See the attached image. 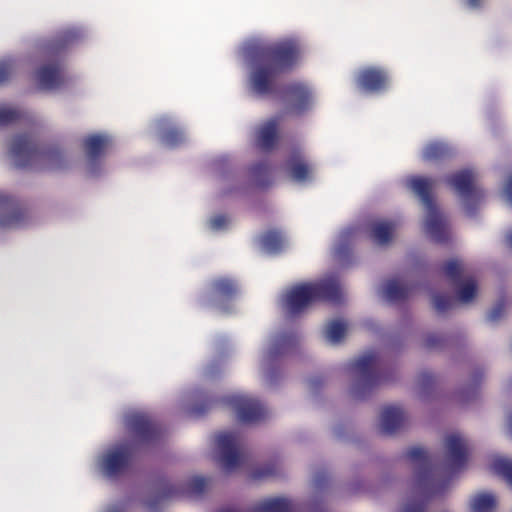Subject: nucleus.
<instances>
[{"label":"nucleus","mask_w":512,"mask_h":512,"mask_svg":"<svg viewBox=\"0 0 512 512\" xmlns=\"http://www.w3.org/2000/svg\"><path fill=\"white\" fill-rule=\"evenodd\" d=\"M444 181L461 199L466 215L475 217L485 194L476 185L474 172L463 169L445 176Z\"/></svg>","instance_id":"obj_10"},{"label":"nucleus","mask_w":512,"mask_h":512,"mask_svg":"<svg viewBox=\"0 0 512 512\" xmlns=\"http://www.w3.org/2000/svg\"><path fill=\"white\" fill-rule=\"evenodd\" d=\"M86 35L82 27H67L51 40H42L37 45V57L41 63L34 72L35 86L42 92H57L68 85L64 66L66 50Z\"/></svg>","instance_id":"obj_3"},{"label":"nucleus","mask_w":512,"mask_h":512,"mask_svg":"<svg viewBox=\"0 0 512 512\" xmlns=\"http://www.w3.org/2000/svg\"><path fill=\"white\" fill-rule=\"evenodd\" d=\"M506 241H507V244L512 248V232L507 234Z\"/></svg>","instance_id":"obj_53"},{"label":"nucleus","mask_w":512,"mask_h":512,"mask_svg":"<svg viewBox=\"0 0 512 512\" xmlns=\"http://www.w3.org/2000/svg\"><path fill=\"white\" fill-rule=\"evenodd\" d=\"M403 457L414 469L413 490L417 495L428 499L445 491L447 483L437 479L433 460L425 449L411 447Z\"/></svg>","instance_id":"obj_9"},{"label":"nucleus","mask_w":512,"mask_h":512,"mask_svg":"<svg viewBox=\"0 0 512 512\" xmlns=\"http://www.w3.org/2000/svg\"><path fill=\"white\" fill-rule=\"evenodd\" d=\"M453 153L452 147L442 141H434L425 146L422 156L425 160L433 161L443 159Z\"/></svg>","instance_id":"obj_32"},{"label":"nucleus","mask_w":512,"mask_h":512,"mask_svg":"<svg viewBox=\"0 0 512 512\" xmlns=\"http://www.w3.org/2000/svg\"><path fill=\"white\" fill-rule=\"evenodd\" d=\"M425 502L424 501H413L408 503L402 510V512H425Z\"/></svg>","instance_id":"obj_46"},{"label":"nucleus","mask_w":512,"mask_h":512,"mask_svg":"<svg viewBox=\"0 0 512 512\" xmlns=\"http://www.w3.org/2000/svg\"><path fill=\"white\" fill-rule=\"evenodd\" d=\"M455 304L454 299L444 294L433 295V306L438 313H445L452 309Z\"/></svg>","instance_id":"obj_40"},{"label":"nucleus","mask_w":512,"mask_h":512,"mask_svg":"<svg viewBox=\"0 0 512 512\" xmlns=\"http://www.w3.org/2000/svg\"><path fill=\"white\" fill-rule=\"evenodd\" d=\"M215 446L216 462L224 471L231 472L243 462V439L239 432L224 431L219 433L215 439Z\"/></svg>","instance_id":"obj_12"},{"label":"nucleus","mask_w":512,"mask_h":512,"mask_svg":"<svg viewBox=\"0 0 512 512\" xmlns=\"http://www.w3.org/2000/svg\"><path fill=\"white\" fill-rule=\"evenodd\" d=\"M308 385L311 390L316 391L319 387L323 385V379L320 376L312 377L308 380Z\"/></svg>","instance_id":"obj_48"},{"label":"nucleus","mask_w":512,"mask_h":512,"mask_svg":"<svg viewBox=\"0 0 512 512\" xmlns=\"http://www.w3.org/2000/svg\"><path fill=\"white\" fill-rule=\"evenodd\" d=\"M251 512H327L322 495L311 497L306 503H297L288 498L266 499L252 508Z\"/></svg>","instance_id":"obj_15"},{"label":"nucleus","mask_w":512,"mask_h":512,"mask_svg":"<svg viewBox=\"0 0 512 512\" xmlns=\"http://www.w3.org/2000/svg\"><path fill=\"white\" fill-rule=\"evenodd\" d=\"M13 165L19 169L64 170L70 165L67 153L60 145L39 144L31 135L16 136L9 148Z\"/></svg>","instance_id":"obj_4"},{"label":"nucleus","mask_w":512,"mask_h":512,"mask_svg":"<svg viewBox=\"0 0 512 512\" xmlns=\"http://www.w3.org/2000/svg\"><path fill=\"white\" fill-rule=\"evenodd\" d=\"M274 472L270 469H267L265 471H261L258 476H268V475H272Z\"/></svg>","instance_id":"obj_52"},{"label":"nucleus","mask_w":512,"mask_h":512,"mask_svg":"<svg viewBox=\"0 0 512 512\" xmlns=\"http://www.w3.org/2000/svg\"><path fill=\"white\" fill-rule=\"evenodd\" d=\"M340 283L335 275H328L313 282L295 285L283 294L281 304L289 316L302 313L315 301H327L333 304L342 302Z\"/></svg>","instance_id":"obj_5"},{"label":"nucleus","mask_w":512,"mask_h":512,"mask_svg":"<svg viewBox=\"0 0 512 512\" xmlns=\"http://www.w3.org/2000/svg\"><path fill=\"white\" fill-rule=\"evenodd\" d=\"M483 375V371L480 369L474 371L471 378V385L466 391L468 394L467 399H470L476 395L477 387L480 385Z\"/></svg>","instance_id":"obj_44"},{"label":"nucleus","mask_w":512,"mask_h":512,"mask_svg":"<svg viewBox=\"0 0 512 512\" xmlns=\"http://www.w3.org/2000/svg\"><path fill=\"white\" fill-rule=\"evenodd\" d=\"M492 470L512 486V459L497 457L492 462Z\"/></svg>","instance_id":"obj_36"},{"label":"nucleus","mask_w":512,"mask_h":512,"mask_svg":"<svg viewBox=\"0 0 512 512\" xmlns=\"http://www.w3.org/2000/svg\"><path fill=\"white\" fill-rule=\"evenodd\" d=\"M346 324L341 320L330 322L325 329V337L331 344L339 343L344 337Z\"/></svg>","instance_id":"obj_37"},{"label":"nucleus","mask_w":512,"mask_h":512,"mask_svg":"<svg viewBox=\"0 0 512 512\" xmlns=\"http://www.w3.org/2000/svg\"><path fill=\"white\" fill-rule=\"evenodd\" d=\"M28 220V213L19 200L8 193L0 192V228L23 227Z\"/></svg>","instance_id":"obj_17"},{"label":"nucleus","mask_w":512,"mask_h":512,"mask_svg":"<svg viewBox=\"0 0 512 512\" xmlns=\"http://www.w3.org/2000/svg\"><path fill=\"white\" fill-rule=\"evenodd\" d=\"M250 180L257 188H266L272 183V169L267 162L253 165L249 171Z\"/></svg>","instance_id":"obj_30"},{"label":"nucleus","mask_w":512,"mask_h":512,"mask_svg":"<svg viewBox=\"0 0 512 512\" xmlns=\"http://www.w3.org/2000/svg\"><path fill=\"white\" fill-rule=\"evenodd\" d=\"M283 169L286 175L297 183H305L313 177V167L300 147H295L290 151Z\"/></svg>","instance_id":"obj_19"},{"label":"nucleus","mask_w":512,"mask_h":512,"mask_svg":"<svg viewBox=\"0 0 512 512\" xmlns=\"http://www.w3.org/2000/svg\"><path fill=\"white\" fill-rule=\"evenodd\" d=\"M299 53L300 47L295 39L272 41L257 37L245 41L239 55L248 68V92L257 98L287 101L296 114L308 110L314 103L312 89L300 82L283 85L279 81V73L290 68Z\"/></svg>","instance_id":"obj_1"},{"label":"nucleus","mask_w":512,"mask_h":512,"mask_svg":"<svg viewBox=\"0 0 512 512\" xmlns=\"http://www.w3.org/2000/svg\"><path fill=\"white\" fill-rule=\"evenodd\" d=\"M279 117H273L260 126L256 136L257 147L265 152L271 151L277 142Z\"/></svg>","instance_id":"obj_27"},{"label":"nucleus","mask_w":512,"mask_h":512,"mask_svg":"<svg viewBox=\"0 0 512 512\" xmlns=\"http://www.w3.org/2000/svg\"><path fill=\"white\" fill-rule=\"evenodd\" d=\"M445 458L449 469L454 472L465 466L468 459V445L461 434L451 433L446 436Z\"/></svg>","instance_id":"obj_20"},{"label":"nucleus","mask_w":512,"mask_h":512,"mask_svg":"<svg viewBox=\"0 0 512 512\" xmlns=\"http://www.w3.org/2000/svg\"><path fill=\"white\" fill-rule=\"evenodd\" d=\"M225 343H226V339L222 338V339L219 340V344L218 345L221 346V345H224Z\"/></svg>","instance_id":"obj_54"},{"label":"nucleus","mask_w":512,"mask_h":512,"mask_svg":"<svg viewBox=\"0 0 512 512\" xmlns=\"http://www.w3.org/2000/svg\"><path fill=\"white\" fill-rule=\"evenodd\" d=\"M404 185L417 195L424 205L426 212L424 230L428 237L435 243L448 242L450 233L447 221L438 210L430 194V190L435 185V180L428 177L409 176L404 179Z\"/></svg>","instance_id":"obj_8"},{"label":"nucleus","mask_w":512,"mask_h":512,"mask_svg":"<svg viewBox=\"0 0 512 512\" xmlns=\"http://www.w3.org/2000/svg\"><path fill=\"white\" fill-rule=\"evenodd\" d=\"M124 425L133 439L109 445L95 459L96 469L107 479H117L128 469L139 445L154 443L160 438L159 428L145 412H127Z\"/></svg>","instance_id":"obj_2"},{"label":"nucleus","mask_w":512,"mask_h":512,"mask_svg":"<svg viewBox=\"0 0 512 512\" xmlns=\"http://www.w3.org/2000/svg\"><path fill=\"white\" fill-rule=\"evenodd\" d=\"M396 227L397 223L395 221H376L371 224L370 238L378 245H386L391 240Z\"/></svg>","instance_id":"obj_29"},{"label":"nucleus","mask_w":512,"mask_h":512,"mask_svg":"<svg viewBox=\"0 0 512 512\" xmlns=\"http://www.w3.org/2000/svg\"><path fill=\"white\" fill-rule=\"evenodd\" d=\"M346 372L352 380L350 395L364 400L373 389L386 380V363L376 351H369L346 365Z\"/></svg>","instance_id":"obj_6"},{"label":"nucleus","mask_w":512,"mask_h":512,"mask_svg":"<svg viewBox=\"0 0 512 512\" xmlns=\"http://www.w3.org/2000/svg\"><path fill=\"white\" fill-rule=\"evenodd\" d=\"M405 413L397 406L385 407L380 415V432L384 435L396 433L405 423Z\"/></svg>","instance_id":"obj_26"},{"label":"nucleus","mask_w":512,"mask_h":512,"mask_svg":"<svg viewBox=\"0 0 512 512\" xmlns=\"http://www.w3.org/2000/svg\"><path fill=\"white\" fill-rule=\"evenodd\" d=\"M231 221L230 219L222 214L215 215L209 220V228L214 232H220L226 230Z\"/></svg>","instance_id":"obj_41"},{"label":"nucleus","mask_w":512,"mask_h":512,"mask_svg":"<svg viewBox=\"0 0 512 512\" xmlns=\"http://www.w3.org/2000/svg\"><path fill=\"white\" fill-rule=\"evenodd\" d=\"M503 195L507 203L512 206V174L508 177L505 187L503 189Z\"/></svg>","instance_id":"obj_47"},{"label":"nucleus","mask_w":512,"mask_h":512,"mask_svg":"<svg viewBox=\"0 0 512 512\" xmlns=\"http://www.w3.org/2000/svg\"><path fill=\"white\" fill-rule=\"evenodd\" d=\"M224 401L234 409L237 419L242 423H257L267 416V409L255 398L232 395L225 398Z\"/></svg>","instance_id":"obj_16"},{"label":"nucleus","mask_w":512,"mask_h":512,"mask_svg":"<svg viewBox=\"0 0 512 512\" xmlns=\"http://www.w3.org/2000/svg\"><path fill=\"white\" fill-rule=\"evenodd\" d=\"M147 506H148L150 509H154L155 504H154L153 502H148V503H147Z\"/></svg>","instance_id":"obj_55"},{"label":"nucleus","mask_w":512,"mask_h":512,"mask_svg":"<svg viewBox=\"0 0 512 512\" xmlns=\"http://www.w3.org/2000/svg\"><path fill=\"white\" fill-rule=\"evenodd\" d=\"M238 293L235 280L222 277L212 282L210 291L202 296L203 305L210 306L222 313L233 311V300Z\"/></svg>","instance_id":"obj_13"},{"label":"nucleus","mask_w":512,"mask_h":512,"mask_svg":"<svg viewBox=\"0 0 512 512\" xmlns=\"http://www.w3.org/2000/svg\"><path fill=\"white\" fill-rule=\"evenodd\" d=\"M329 483V477L326 471H318L312 481L313 488L316 493L321 494Z\"/></svg>","instance_id":"obj_42"},{"label":"nucleus","mask_w":512,"mask_h":512,"mask_svg":"<svg viewBox=\"0 0 512 512\" xmlns=\"http://www.w3.org/2000/svg\"><path fill=\"white\" fill-rule=\"evenodd\" d=\"M258 245L265 254L276 255L285 248L286 239L281 232L270 230L258 237Z\"/></svg>","instance_id":"obj_28"},{"label":"nucleus","mask_w":512,"mask_h":512,"mask_svg":"<svg viewBox=\"0 0 512 512\" xmlns=\"http://www.w3.org/2000/svg\"><path fill=\"white\" fill-rule=\"evenodd\" d=\"M298 342L299 336L293 330L270 335L259 355V368L266 384L274 386L280 381L284 357L294 350Z\"/></svg>","instance_id":"obj_7"},{"label":"nucleus","mask_w":512,"mask_h":512,"mask_svg":"<svg viewBox=\"0 0 512 512\" xmlns=\"http://www.w3.org/2000/svg\"><path fill=\"white\" fill-rule=\"evenodd\" d=\"M212 171L222 196L242 194L247 191L248 184L242 181L238 171L232 168L226 156H220L212 162Z\"/></svg>","instance_id":"obj_14"},{"label":"nucleus","mask_w":512,"mask_h":512,"mask_svg":"<svg viewBox=\"0 0 512 512\" xmlns=\"http://www.w3.org/2000/svg\"><path fill=\"white\" fill-rule=\"evenodd\" d=\"M219 512H237V511H235V510H231V509H225V510H221V511H219Z\"/></svg>","instance_id":"obj_56"},{"label":"nucleus","mask_w":512,"mask_h":512,"mask_svg":"<svg viewBox=\"0 0 512 512\" xmlns=\"http://www.w3.org/2000/svg\"><path fill=\"white\" fill-rule=\"evenodd\" d=\"M206 479L201 476H195L187 480L184 486L177 487L173 484H166L159 498L167 499L182 495L197 496L204 492L206 488Z\"/></svg>","instance_id":"obj_24"},{"label":"nucleus","mask_w":512,"mask_h":512,"mask_svg":"<svg viewBox=\"0 0 512 512\" xmlns=\"http://www.w3.org/2000/svg\"><path fill=\"white\" fill-rule=\"evenodd\" d=\"M102 512H126L124 504H113L107 506Z\"/></svg>","instance_id":"obj_49"},{"label":"nucleus","mask_w":512,"mask_h":512,"mask_svg":"<svg viewBox=\"0 0 512 512\" xmlns=\"http://www.w3.org/2000/svg\"><path fill=\"white\" fill-rule=\"evenodd\" d=\"M26 112L22 108L0 104V127L17 123L26 117Z\"/></svg>","instance_id":"obj_33"},{"label":"nucleus","mask_w":512,"mask_h":512,"mask_svg":"<svg viewBox=\"0 0 512 512\" xmlns=\"http://www.w3.org/2000/svg\"><path fill=\"white\" fill-rule=\"evenodd\" d=\"M505 300L499 299L487 314V320L491 323L497 322L504 314Z\"/></svg>","instance_id":"obj_43"},{"label":"nucleus","mask_w":512,"mask_h":512,"mask_svg":"<svg viewBox=\"0 0 512 512\" xmlns=\"http://www.w3.org/2000/svg\"><path fill=\"white\" fill-rule=\"evenodd\" d=\"M221 372L219 361H212L203 371V377L207 380L216 378Z\"/></svg>","instance_id":"obj_45"},{"label":"nucleus","mask_w":512,"mask_h":512,"mask_svg":"<svg viewBox=\"0 0 512 512\" xmlns=\"http://www.w3.org/2000/svg\"><path fill=\"white\" fill-rule=\"evenodd\" d=\"M413 287L408 285L400 278H391L386 280L380 287L379 296L388 303L395 304L406 300Z\"/></svg>","instance_id":"obj_23"},{"label":"nucleus","mask_w":512,"mask_h":512,"mask_svg":"<svg viewBox=\"0 0 512 512\" xmlns=\"http://www.w3.org/2000/svg\"><path fill=\"white\" fill-rule=\"evenodd\" d=\"M483 0H467V5L471 9H477L481 7Z\"/></svg>","instance_id":"obj_50"},{"label":"nucleus","mask_w":512,"mask_h":512,"mask_svg":"<svg viewBox=\"0 0 512 512\" xmlns=\"http://www.w3.org/2000/svg\"><path fill=\"white\" fill-rule=\"evenodd\" d=\"M356 82L364 92L381 93L389 87L390 77L384 69L368 67L359 71Z\"/></svg>","instance_id":"obj_21"},{"label":"nucleus","mask_w":512,"mask_h":512,"mask_svg":"<svg viewBox=\"0 0 512 512\" xmlns=\"http://www.w3.org/2000/svg\"><path fill=\"white\" fill-rule=\"evenodd\" d=\"M507 427L509 434L512 436V413L508 415Z\"/></svg>","instance_id":"obj_51"},{"label":"nucleus","mask_w":512,"mask_h":512,"mask_svg":"<svg viewBox=\"0 0 512 512\" xmlns=\"http://www.w3.org/2000/svg\"><path fill=\"white\" fill-rule=\"evenodd\" d=\"M153 125L159 140L166 147L176 148L186 141L185 132L176 127L169 117H160Z\"/></svg>","instance_id":"obj_22"},{"label":"nucleus","mask_w":512,"mask_h":512,"mask_svg":"<svg viewBox=\"0 0 512 512\" xmlns=\"http://www.w3.org/2000/svg\"><path fill=\"white\" fill-rule=\"evenodd\" d=\"M453 341L450 337H444L439 334H429L425 338L424 345L427 349H443Z\"/></svg>","instance_id":"obj_39"},{"label":"nucleus","mask_w":512,"mask_h":512,"mask_svg":"<svg viewBox=\"0 0 512 512\" xmlns=\"http://www.w3.org/2000/svg\"><path fill=\"white\" fill-rule=\"evenodd\" d=\"M434 384L435 378L431 373L422 372L419 374L417 385L419 389V394L423 399L430 394L432 388L434 387Z\"/></svg>","instance_id":"obj_38"},{"label":"nucleus","mask_w":512,"mask_h":512,"mask_svg":"<svg viewBox=\"0 0 512 512\" xmlns=\"http://www.w3.org/2000/svg\"><path fill=\"white\" fill-rule=\"evenodd\" d=\"M189 398L195 402L189 409V413L193 416H201L216 402L214 398L204 395V392L199 389L191 391Z\"/></svg>","instance_id":"obj_31"},{"label":"nucleus","mask_w":512,"mask_h":512,"mask_svg":"<svg viewBox=\"0 0 512 512\" xmlns=\"http://www.w3.org/2000/svg\"><path fill=\"white\" fill-rule=\"evenodd\" d=\"M443 271L449 281L458 287L456 292L458 301L464 304L470 303L476 295L477 283L473 278L463 280L464 270L461 263L450 260L443 266Z\"/></svg>","instance_id":"obj_18"},{"label":"nucleus","mask_w":512,"mask_h":512,"mask_svg":"<svg viewBox=\"0 0 512 512\" xmlns=\"http://www.w3.org/2000/svg\"><path fill=\"white\" fill-rule=\"evenodd\" d=\"M21 64V59L17 57L8 56L0 59V85L15 75L19 71Z\"/></svg>","instance_id":"obj_34"},{"label":"nucleus","mask_w":512,"mask_h":512,"mask_svg":"<svg viewBox=\"0 0 512 512\" xmlns=\"http://www.w3.org/2000/svg\"><path fill=\"white\" fill-rule=\"evenodd\" d=\"M112 144V136L105 132L89 134L83 138L86 172L90 177H99L105 173L103 158Z\"/></svg>","instance_id":"obj_11"},{"label":"nucleus","mask_w":512,"mask_h":512,"mask_svg":"<svg viewBox=\"0 0 512 512\" xmlns=\"http://www.w3.org/2000/svg\"><path fill=\"white\" fill-rule=\"evenodd\" d=\"M361 233L360 225L348 226L339 233L333 247V254L339 261H345L349 257L351 247Z\"/></svg>","instance_id":"obj_25"},{"label":"nucleus","mask_w":512,"mask_h":512,"mask_svg":"<svg viewBox=\"0 0 512 512\" xmlns=\"http://www.w3.org/2000/svg\"><path fill=\"white\" fill-rule=\"evenodd\" d=\"M496 506V499L491 493H481L471 500L472 512H493Z\"/></svg>","instance_id":"obj_35"}]
</instances>
